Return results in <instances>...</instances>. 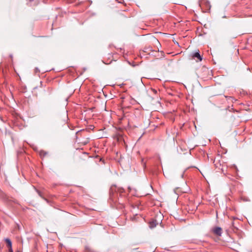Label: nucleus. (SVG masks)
Returning a JSON list of instances; mask_svg holds the SVG:
<instances>
[{"label":"nucleus","mask_w":252,"mask_h":252,"mask_svg":"<svg viewBox=\"0 0 252 252\" xmlns=\"http://www.w3.org/2000/svg\"><path fill=\"white\" fill-rule=\"evenodd\" d=\"M220 157H218V158H216L214 161V165L215 166L216 168H218L219 169L221 170L222 172H224L225 167H226V165L223 161L220 159Z\"/></svg>","instance_id":"1"},{"label":"nucleus","mask_w":252,"mask_h":252,"mask_svg":"<svg viewBox=\"0 0 252 252\" xmlns=\"http://www.w3.org/2000/svg\"><path fill=\"white\" fill-rule=\"evenodd\" d=\"M5 241L7 243L8 247H12V242L9 238H6Z\"/></svg>","instance_id":"7"},{"label":"nucleus","mask_w":252,"mask_h":252,"mask_svg":"<svg viewBox=\"0 0 252 252\" xmlns=\"http://www.w3.org/2000/svg\"><path fill=\"white\" fill-rule=\"evenodd\" d=\"M89 142V139L88 138H84L82 140L79 139L78 142L82 144L83 145L87 144Z\"/></svg>","instance_id":"5"},{"label":"nucleus","mask_w":252,"mask_h":252,"mask_svg":"<svg viewBox=\"0 0 252 252\" xmlns=\"http://www.w3.org/2000/svg\"><path fill=\"white\" fill-rule=\"evenodd\" d=\"M36 192H37L38 194L43 199H44V200H47V199L46 198H45L43 196V194H42V193L39 191V190L38 189H36Z\"/></svg>","instance_id":"8"},{"label":"nucleus","mask_w":252,"mask_h":252,"mask_svg":"<svg viewBox=\"0 0 252 252\" xmlns=\"http://www.w3.org/2000/svg\"><path fill=\"white\" fill-rule=\"evenodd\" d=\"M35 70V71H36V72H38V71H39L38 70V69L37 68H36Z\"/></svg>","instance_id":"13"},{"label":"nucleus","mask_w":252,"mask_h":252,"mask_svg":"<svg viewBox=\"0 0 252 252\" xmlns=\"http://www.w3.org/2000/svg\"><path fill=\"white\" fill-rule=\"evenodd\" d=\"M213 232L216 235L220 236L222 234V229L220 227H216L213 229Z\"/></svg>","instance_id":"2"},{"label":"nucleus","mask_w":252,"mask_h":252,"mask_svg":"<svg viewBox=\"0 0 252 252\" xmlns=\"http://www.w3.org/2000/svg\"><path fill=\"white\" fill-rule=\"evenodd\" d=\"M158 224V223L157 222V220H154L149 222V226L150 228L152 229L155 227Z\"/></svg>","instance_id":"4"},{"label":"nucleus","mask_w":252,"mask_h":252,"mask_svg":"<svg viewBox=\"0 0 252 252\" xmlns=\"http://www.w3.org/2000/svg\"><path fill=\"white\" fill-rule=\"evenodd\" d=\"M192 57L194 59H196L197 61H198L200 62L202 60V58L201 56V55H200L199 52L198 51L193 53L192 55Z\"/></svg>","instance_id":"3"},{"label":"nucleus","mask_w":252,"mask_h":252,"mask_svg":"<svg viewBox=\"0 0 252 252\" xmlns=\"http://www.w3.org/2000/svg\"><path fill=\"white\" fill-rule=\"evenodd\" d=\"M252 252V251H251V252Z\"/></svg>","instance_id":"15"},{"label":"nucleus","mask_w":252,"mask_h":252,"mask_svg":"<svg viewBox=\"0 0 252 252\" xmlns=\"http://www.w3.org/2000/svg\"><path fill=\"white\" fill-rule=\"evenodd\" d=\"M118 191H119L120 193H123L125 191L124 189L123 188H118Z\"/></svg>","instance_id":"9"},{"label":"nucleus","mask_w":252,"mask_h":252,"mask_svg":"<svg viewBox=\"0 0 252 252\" xmlns=\"http://www.w3.org/2000/svg\"><path fill=\"white\" fill-rule=\"evenodd\" d=\"M48 155V152L44 151V150H41L39 152V155L41 158H44Z\"/></svg>","instance_id":"6"},{"label":"nucleus","mask_w":252,"mask_h":252,"mask_svg":"<svg viewBox=\"0 0 252 252\" xmlns=\"http://www.w3.org/2000/svg\"><path fill=\"white\" fill-rule=\"evenodd\" d=\"M141 162H142V164H143V167L145 168V167H146V163L144 161V159L143 158H142L141 159Z\"/></svg>","instance_id":"10"},{"label":"nucleus","mask_w":252,"mask_h":252,"mask_svg":"<svg viewBox=\"0 0 252 252\" xmlns=\"http://www.w3.org/2000/svg\"><path fill=\"white\" fill-rule=\"evenodd\" d=\"M231 224H232V225L233 226L235 227V226H234V222H232Z\"/></svg>","instance_id":"12"},{"label":"nucleus","mask_w":252,"mask_h":252,"mask_svg":"<svg viewBox=\"0 0 252 252\" xmlns=\"http://www.w3.org/2000/svg\"><path fill=\"white\" fill-rule=\"evenodd\" d=\"M29 0L31 1H32V0Z\"/></svg>","instance_id":"14"},{"label":"nucleus","mask_w":252,"mask_h":252,"mask_svg":"<svg viewBox=\"0 0 252 252\" xmlns=\"http://www.w3.org/2000/svg\"><path fill=\"white\" fill-rule=\"evenodd\" d=\"M8 252H13L12 247H8Z\"/></svg>","instance_id":"11"}]
</instances>
